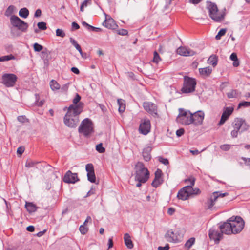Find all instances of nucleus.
Masks as SVG:
<instances>
[{
	"label": "nucleus",
	"mask_w": 250,
	"mask_h": 250,
	"mask_svg": "<svg viewBox=\"0 0 250 250\" xmlns=\"http://www.w3.org/2000/svg\"><path fill=\"white\" fill-rule=\"evenodd\" d=\"M10 22L13 26L18 28L19 30L23 32H26L28 27V25L27 23L15 15L11 16L10 17Z\"/></svg>",
	"instance_id": "nucleus-10"
},
{
	"label": "nucleus",
	"mask_w": 250,
	"mask_h": 250,
	"mask_svg": "<svg viewBox=\"0 0 250 250\" xmlns=\"http://www.w3.org/2000/svg\"><path fill=\"white\" fill-rule=\"evenodd\" d=\"M69 84H70L69 83H66V84L63 85L61 87L62 91V92L67 91L68 89Z\"/></svg>",
	"instance_id": "nucleus-56"
},
{
	"label": "nucleus",
	"mask_w": 250,
	"mask_h": 250,
	"mask_svg": "<svg viewBox=\"0 0 250 250\" xmlns=\"http://www.w3.org/2000/svg\"><path fill=\"white\" fill-rule=\"evenodd\" d=\"M217 57L216 55H212L208 60V63L215 67L217 64Z\"/></svg>",
	"instance_id": "nucleus-28"
},
{
	"label": "nucleus",
	"mask_w": 250,
	"mask_h": 250,
	"mask_svg": "<svg viewBox=\"0 0 250 250\" xmlns=\"http://www.w3.org/2000/svg\"><path fill=\"white\" fill-rule=\"evenodd\" d=\"M150 121L148 119H144L141 120L139 130L140 132L144 135L147 134L150 130Z\"/></svg>",
	"instance_id": "nucleus-14"
},
{
	"label": "nucleus",
	"mask_w": 250,
	"mask_h": 250,
	"mask_svg": "<svg viewBox=\"0 0 250 250\" xmlns=\"http://www.w3.org/2000/svg\"><path fill=\"white\" fill-rule=\"evenodd\" d=\"M81 100V96L77 93L75 98L73 100V103L74 104H77Z\"/></svg>",
	"instance_id": "nucleus-54"
},
{
	"label": "nucleus",
	"mask_w": 250,
	"mask_h": 250,
	"mask_svg": "<svg viewBox=\"0 0 250 250\" xmlns=\"http://www.w3.org/2000/svg\"><path fill=\"white\" fill-rule=\"evenodd\" d=\"M50 86L51 89L53 90H59L61 88L60 85L57 83V81L52 80L50 82Z\"/></svg>",
	"instance_id": "nucleus-31"
},
{
	"label": "nucleus",
	"mask_w": 250,
	"mask_h": 250,
	"mask_svg": "<svg viewBox=\"0 0 250 250\" xmlns=\"http://www.w3.org/2000/svg\"><path fill=\"white\" fill-rule=\"evenodd\" d=\"M158 159L160 162L164 164L165 165H167L169 164L168 160L167 158H164L162 157H159Z\"/></svg>",
	"instance_id": "nucleus-48"
},
{
	"label": "nucleus",
	"mask_w": 250,
	"mask_h": 250,
	"mask_svg": "<svg viewBox=\"0 0 250 250\" xmlns=\"http://www.w3.org/2000/svg\"><path fill=\"white\" fill-rule=\"evenodd\" d=\"M229 221L230 222L233 234L240 233L244 228L245 222L240 216H232L229 219Z\"/></svg>",
	"instance_id": "nucleus-7"
},
{
	"label": "nucleus",
	"mask_w": 250,
	"mask_h": 250,
	"mask_svg": "<svg viewBox=\"0 0 250 250\" xmlns=\"http://www.w3.org/2000/svg\"><path fill=\"white\" fill-rule=\"evenodd\" d=\"M169 249V246L168 244L166 245L165 247L160 246L158 247V250H168Z\"/></svg>",
	"instance_id": "nucleus-60"
},
{
	"label": "nucleus",
	"mask_w": 250,
	"mask_h": 250,
	"mask_svg": "<svg viewBox=\"0 0 250 250\" xmlns=\"http://www.w3.org/2000/svg\"><path fill=\"white\" fill-rule=\"evenodd\" d=\"M39 163V162L37 161H27L25 164V167L28 168L32 167Z\"/></svg>",
	"instance_id": "nucleus-37"
},
{
	"label": "nucleus",
	"mask_w": 250,
	"mask_h": 250,
	"mask_svg": "<svg viewBox=\"0 0 250 250\" xmlns=\"http://www.w3.org/2000/svg\"><path fill=\"white\" fill-rule=\"evenodd\" d=\"M103 24L105 27L111 29H115L118 27V25L116 23L114 20L110 17L108 18H106Z\"/></svg>",
	"instance_id": "nucleus-21"
},
{
	"label": "nucleus",
	"mask_w": 250,
	"mask_h": 250,
	"mask_svg": "<svg viewBox=\"0 0 250 250\" xmlns=\"http://www.w3.org/2000/svg\"><path fill=\"white\" fill-rule=\"evenodd\" d=\"M249 107L250 106V102L243 101L240 102L238 104V108L241 107Z\"/></svg>",
	"instance_id": "nucleus-45"
},
{
	"label": "nucleus",
	"mask_w": 250,
	"mask_h": 250,
	"mask_svg": "<svg viewBox=\"0 0 250 250\" xmlns=\"http://www.w3.org/2000/svg\"><path fill=\"white\" fill-rule=\"evenodd\" d=\"M228 193H221L219 192H214L205 202V207L208 209H211L216 202L220 198L228 195Z\"/></svg>",
	"instance_id": "nucleus-9"
},
{
	"label": "nucleus",
	"mask_w": 250,
	"mask_h": 250,
	"mask_svg": "<svg viewBox=\"0 0 250 250\" xmlns=\"http://www.w3.org/2000/svg\"><path fill=\"white\" fill-rule=\"evenodd\" d=\"M232 125L234 128L239 131L240 133L247 130L249 127L246 121L242 118H236Z\"/></svg>",
	"instance_id": "nucleus-11"
},
{
	"label": "nucleus",
	"mask_w": 250,
	"mask_h": 250,
	"mask_svg": "<svg viewBox=\"0 0 250 250\" xmlns=\"http://www.w3.org/2000/svg\"><path fill=\"white\" fill-rule=\"evenodd\" d=\"M136 172L135 179L136 181L142 182L144 183L147 181L149 178V171L144 167V164L141 162H138L135 166Z\"/></svg>",
	"instance_id": "nucleus-5"
},
{
	"label": "nucleus",
	"mask_w": 250,
	"mask_h": 250,
	"mask_svg": "<svg viewBox=\"0 0 250 250\" xmlns=\"http://www.w3.org/2000/svg\"><path fill=\"white\" fill-rule=\"evenodd\" d=\"M196 85V80L195 79L188 76H185L181 91L183 93H192L195 90Z\"/></svg>",
	"instance_id": "nucleus-8"
},
{
	"label": "nucleus",
	"mask_w": 250,
	"mask_h": 250,
	"mask_svg": "<svg viewBox=\"0 0 250 250\" xmlns=\"http://www.w3.org/2000/svg\"><path fill=\"white\" fill-rule=\"evenodd\" d=\"M71 70L76 74H79L80 73V71L77 67H73L71 68Z\"/></svg>",
	"instance_id": "nucleus-64"
},
{
	"label": "nucleus",
	"mask_w": 250,
	"mask_h": 250,
	"mask_svg": "<svg viewBox=\"0 0 250 250\" xmlns=\"http://www.w3.org/2000/svg\"><path fill=\"white\" fill-rule=\"evenodd\" d=\"M176 52L179 55L183 56H192L196 54L194 51L185 46L179 47Z\"/></svg>",
	"instance_id": "nucleus-19"
},
{
	"label": "nucleus",
	"mask_w": 250,
	"mask_h": 250,
	"mask_svg": "<svg viewBox=\"0 0 250 250\" xmlns=\"http://www.w3.org/2000/svg\"><path fill=\"white\" fill-rule=\"evenodd\" d=\"M239 131L237 130V129L234 128L233 130L231 132V136L232 138H236L238 136V133Z\"/></svg>",
	"instance_id": "nucleus-55"
},
{
	"label": "nucleus",
	"mask_w": 250,
	"mask_h": 250,
	"mask_svg": "<svg viewBox=\"0 0 250 250\" xmlns=\"http://www.w3.org/2000/svg\"><path fill=\"white\" fill-rule=\"evenodd\" d=\"M185 132V130L183 128H180L178 129L176 132V134L177 137H181L182 136Z\"/></svg>",
	"instance_id": "nucleus-51"
},
{
	"label": "nucleus",
	"mask_w": 250,
	"mask_h": 250,
	"mask_svg": "<svg viewBox=\"0 0 250 250\" xmlns=\"http://www.w3.org/2000/svg\"><path fill=\"white\" fill-rule=\"evenodd\" d=\"M117 103L119 105L118 110L119 112L123 113L124 112L125 109V101L123 99H118Z\"/></svg>",
	"instance_id": "nucleus-27"
},
{
	"label": "nucleus",
	"mask_w": 250,
	"mask_h": 250,
	"mask_svg": "<svg viewBox=\"0 0 250 250\" xmlns=\"http://www.w3.org/2000/svg\"><path fill=\"white\" fill-rule=\"evenodd\" d=\"M42 15V11L40 9L36 10L34 14V17L36 18L40 17Z\"/></svg>",
	"instance_id": "nucleus-58"
},
{
	"label": "nucleus",
	"mask_w": 250,
	"mask_h": 250,
	"mask_svg": "<svg viewBox=\"0 0 250 250\" xmlns=\"http://www.w3.org/2000/svg\"><path fill=\"white\" fill-rule=\"evenodd\" d=\"M124 239L125 244L127 248L131 249L133 248V243L131 239V237L128 233H125L124 234Z\"/></svg>",
	"instance_id": "nucleus-23"
},
{
	"label": "nucleus",
	"mask_w": 250,
	"mask_h": 250,
	"mask_svg": "<svg viewBox=\"0 0 250 250\" xmlns=\"http://www.w3.org/2000/svg\"><path fill=\"white\" fill-rule=\"evenodd\" d=\"M95 194V189L92 187L90 189V190L87 192V194L85 196H84L85 198L87 197L88 196H91V195Z\"/></svg>",
	"instance_id": "nucleus-52"
},
{
	"label": "nucleus",
	"mask_w": 250,
	"mask_h": 250,
	"mask_svg": "<svg viewBox=\"0 0 250 250\" xmlns=\"http://www.w3.org/2000/svg\"><path fill=\"white\" fill-rule=\"evenodd\" d=\"M179 115L176 118L177 123L186 125L192 123L193 119L191 118V112L190 111L179 108Z\"/></svg>",
	"instance_id": "nucleus-6"
},
{
	"label": "nucleus",
	"mask_w": 250,
	"mask_h": 250,
	"mask_svg": "<svg viewBox=\"0 0 250 250\" xmlns=\"http://www.w3.org/2000/svg\"><path fill=\"white\" fill-rule=\"evenodd\" d=\"M29 14V11L26 8H22L19 11V16L23 18H26Z\"/></svg>",
	"instance_id": "nucleus-32"
},
{
	"label": "nucleus",
	"mask_w": 250,
	"mask_h": 250,
	"mask_svg": "<svg viewBox=\"0 0 250 250\" xmlns=\"http://www.w3.org/2000/svg\"><path fill=\"white\" fill-rule=\"evenodd\" d=\"M191 185H188L186 187H188V192L189 195H199L201 193V191L199 188H193V186L194 185V179L193 178L190 179Z\"/></svg>",
	"instance_id": "nucleus-22"
},
{
	"label": "nucleus",
	"mask_w": 250,
	"mask_h": 250,
	"mask_svg": "<svg viewBox=\"0 0 250 250\" xmlns=\"http://www.w3.org/2000/svg\"><path fill=\"white\" fill-rule=\"evenodd\" d=\"M230 59L233 61V65L234 67H237L239 65V62L235 53H232L230 55Z\"/></svg>",
	"instance_id": "nucleus-30"
},
{
	"label": "nucleus",
	"mask_w": 250,
	"mask_h": 250,
	"mask_svg": "<svg viewBox=\"0 0 250 250\" xmlns=\"http://www.w3.org/2000/svg\"><path fill=\"white\" fill-rule=\"evenodd\" d=\"M56 36L63 38L65 36V34L64 31L60 29H57L56 31Z\"/></svg>",
	"instance_id": "nucleus-44"
},
{
	"label": "nucleus",
	"mask_w": 250,
	"mask_h": 250,
	"mask_svg": "<svg viewBox=\"0 0 250 250\" xmlns=\"http://www.w3.org/2000/svg\"><path fill=\"white\" fill-rule=\"evenodd\" d=\"M102 145V143H100L96 146V150L101 153H104L105 151V149L103 147Z\"/></svg>",
	"instance_id": "nucleus-39"
},
{
	"label": "nucleus",
	"mask_w": 250,
	"mask_h": 250,
	"mask_svg": "<svg viewBox=\"0 0 250 250\" xmlns=\"http://www.w3.org/2000/svg\"><path fill=\"white\" fill-rule=\"evenodd\" d=\"M17 80V77L14 74H4L2 76V82L6 87H12Z\"/></svg>",
	"instance_id": "nucleus-12"
},
{
	"label": "nucleus",
	"mask_w": 250,
	"mask_h": 250,
	"mask_svg": "<svg viewBox=\"0 0 250 250\" xmlns=\"http://www.w3.org/2000/svg\"><path fill=\"white\" fill-rule=\"evenodd\" d=\"M165 237L167 241L169 242L176 243L181 238L179 234V231L172 229L168 230L165 234Z\"/></svg>",
	"instance_id": "nucleus-13"
},
{
	"label": "nucleus",
	"mask_w": 250,
	"mask_h": 250,
	"mask_svg": "<svg viewBox=\"0 0 250 250\" xmlns=\"http://www.w3.org/2000/svg\"><path fill=\"white\" fill-rule=\"evenodd\" d=\"M233 111V107H226L221 116L220 121L218 123V125L221 126L223 124H224L225 123V122L228 120L229 116L232 114Z\"/></svg>",
	"instance_id": "nucleus-18"
},
{
	"label": "nucleus",
	"mask_w": 250,
	"mask_h": 250,
	"mask_svg": "<svg viewBox=\"0 0 250 250\" xmlns=\"http://www.w3.org/2000/svg\"><path fill=\"white\" fill-rule=\"evenodd\" d=\"M83 104L77 105H71L64 117V124L69 128H76L80 121L79 115L82 112Z\"/></svg>",
	"instance_id": "nucleus-1"
},
{
	"label": "nucleus",
	"mask_w": 250,
	"mask_h": 250,
	"mask_svg": "<svg viewBox=\"0 0 250 250\" xmlns=\"http://www.w3.org/2000/svg\"><path fill=\"white\" fill-rule=\"evenodd\" d=\"M195 239L194 237H191L189 239H188L185 244V246L189 249L191 247V246L195 243Z\"/></svg>",
	"instance_id": "nucleus-33"
},
{
	"label": "nucleus",
	"mask_w": 250,
	"mask_h": 250,
	"mask_svg": "<svg viewBox=\"0 0 250 250\" xmlns=\"http://www.w3.org/2000/svg\"><path fill=\"white\" fill-rule=\"evenodd\" d=\"M144 109L148 113L153 115H157V106L153 103L150 102H145L143 103Z\"/></svg>",
	"instance_id": "nucleus-17"
},
{
	"label": "nucleus",
	"mask_w": 250,
	"mask_h": 250,
	"mask_svg": "<svg viewBox=\"0 0 250 250\" xmlns=\"http://www.w3.org/2000/svg\"><path fill=\"white\" fill-rule=\"evenodd\" d=\"M206 8L208 10L209 17L217 22H221L224 19L226 15L225 10L219 12L217 5L209 1L206 2Z\"/></svg>",
	"instance_id": "nucleus-3"
},
{
	"label": "nucleus",
	"mask_w": 250,
	"mask_h": 250,
	"mask_svg": "<svg viewBox=\"0 0 250 250\" xmlns=\"http://www.w3.org/2000/svg\"><path fill=\"white\" fill-rule=\"evenodd\" d=\"M91 3V0H84L80 6V11L83 12V8L87 7L88 5L90 4Z\"/></svg>",
	"instance_id": "nucleus-38"
},
{
	"label": "nucleus",
	"mask_w": 250,
	"mask_h": 250,
	"mask_svg": "<svg viewBox=\"0 0 250 250\" xmlns=\"http://www.w3.org/2000/svg\"><path fill=\"white\" fill-rule=\"evenodd\" d=\"M163 181L162 179L154 178V179L151 185L154 188H157L158 186H159L163 183Z\"/></svg>",
	"instance_id": "nucleus-35"
},
{
	"label": "nucleus",
	"mask_w": 250,
	"mask_h": 250,
	"mask_svg": "<svg viewBox=\"0 0 250 250\" xmlns=\"http://www.w3.org/2000/svg\"><path fill=\"white\" fill-rule=\"evenodd\" d=\"M204 113L203 111L199 110L194 113H191V118L193 119V124L196 125H199L202 124L204 119Z\"/></svg>",
	"instance_id": "nucleus-15"
},
{
	"label": "nucleus",
	"mask_w": 250,
	"mask_h": 250,
	"mask_svg": "<svg viewBox=\"0 0 250 250\" xmlns=\"http://www.w3.org/2000/svg\"><path fill=\"white\" fill-rule=\"evenodd\" d=\"M87 178L89 181L91 183H95L96 181V176L94 171L87 173Z\"/></svg>",
	"instance_id": "nucleus-34"
},
{
	"label": "nucleus",
	"mask_w": 250,
	"mask_h": 250,
	"mask_svg": "<svg viewBox=\"0 0 250 250\" xmlns=\"http://www.w3.org/2000/svg\"><path fill=\"white\" fill-rule=\"evenodd\" d=\"M38 27L39 29L42 30H45L46 29V23L44 22H39L37 24Z\"/></svg>",
	"instance_id": "nucleus-40"
},
{
	"label": "nucleus",
	"mask_w": 250,
	"mask_h": 250,
	"mask_svg": "<svg viewBox=\"0 0 250 250\" xmlns=\"http://www.w3.org/2000/svg\"><path fill=\"white\" fill-rule=\"evenodd\" d=\"M24 151V147L22 146L19 147L17 149V153L21 155Z\"/></svg>",
	"instance_id": "nucleus-59"
},
{
	"label": "nucleus",
	"mask_w": 250,
	"mask_h": 250,
	"mask_svg": "<svg viewBox=\"0 0 250 250\" xmlns=\"http://www.w3.org/2000/svg\"><path fill=\"white\" fill-rule=\"evenodd\" d=\"M188 188L185 186L178 191L177 197L179 199L186 200L189 198L190 195L188 192Z\"/></svg>",
	"instance_id": "nucleus-20"
},
{
	"label": "nucleus",
	"mask_w": 250,
	"mask_h": 250,
	"mask_svg": "<svg viewBox=\"0 0 250 250\" xmlns=\"http://www.w3.org/2000/svg\"><path fill=\"white\" fill-rule=\"evenodd\" d=\"M161 60V59L157 53L156 51H155L154 52V57L153 59V62L156 63H158Z\"/></svg>",
	"instance_id": "nucleus-36"
},
{
	"label": "nucleus",
	"mask_w": 250,
	"mask_h": 250,
	"mask_svg": "<svg viewBox=\"0 0 250 250\" xmlns=\"http://www.w3.org/2000/svg\"><path fill=\"white\" fill-rule=\"evenodd\" d=\"M78 132L86 138H89L94 132L93 124L92 121L88 118L84 119L81 123Z\"/></svg>",
	"instance_id": "nucleus-4"
},
{
	"label": "nucleus",
	"mask_w": 250,
	"mask_h": 250,
	"mask_svg": "<svg viewBox=\"0 0 250 250\" xmlns=\"http://www.w3.org/2000/svg\"><path fill=\"white\" fill-rule=\"evenodd\" d=\"M117 34L120 35H126L128 31L126 29H121L117 31Z\"/></svg>",
	"instance_id": "nucleus-49"
},
{
	"label": "nucleus",
	"mask_w": 250,
	"mask_h": 250,
	"mask_svg": "<svg viewBox=\"0 0 250 250\" xmlns=\"http://www.w3.org/2000/svg\"><path fill=\"white\" fill-rule=\"evenodd\" d=\"M84 226V225H82L79 227V230L82 234H85L88 231V228Z\"/></svg>",
	"instance_id": "nucleus-43"
},
{
	"label": "nucleus",
	"mask_w": 250,
	"mask_h": 250,
	"mask_svg": "<svg viewBox=\"0 0 250 250\" xmlns=\"http://www.w3.org/2000/svg\"><path fill=\"white\" fill-rule=\"evenodd\" d=\"M72 28L73 29H78L80 28V26L79 25V24L78 23H77L76 22H73L72 23Z\"/></svg>",
	"instance_id": "nucleus-63"
},
{
	"label": "nucleus",
	"mask_w": 250,
	"mask_h": 250,
	"mask_svg": "<svg viewBox=\"0 0 250 250\" xmlns=\"http://www.w3.org/2000/svg\"><path fill=\"white\" fill-rule=\"evenodd\" d=\"M162 174V172L161 170H160V169H157L155 172V178L162 179L161 177Z\"/></svg>",
	"instance_id": "nucleus-46"
},
{
	"label": "nucleus",
	"mask_w": 250,
	"mask_h": 250,
	"mask_svg": "<svg viewBox=\"0 0 250 250\" xmlns=\"http://www.w3.org/2000/svg\"><path fill=\"white\" fill-rule=\"evenodd\" d=\"M220 147L222 150L228 151L230 149V145L228 144H224L221 145Z\"/></svg>",
	"instance_id": "nucleus-50"
},
{
	"label": "nucleus",
	"mask_w": 250,
	"mask_h": 250,
	"mask_svg": "<svg viewBox=\"0 0 250 250\" xmlns=\"http://www.w3.org/2000/svg\"><path fill=\"white\" fill-rule=\"evenodd\" d=\"M151 148L150 147L145 148L142 152V155L146 161H149L151 159L150 152Z\"/></svg>",
	"instance_id": "nucleus-24"
},
{
	"label": "nucleus",
	"mask_w": 250,
	"mask_h": 250,
	"mask_svg": "<svg viewBox=\"0 0 250 250\" xmlns=\"http://www.w3.org/2000/svg\"><path fill=\"white\" fill-rule=\"evenodd\" d=\"M242 159L245 162L246 165L250 166V158L242 157Z\"/></svg>",
	"instance_id": "nucleus-62"
},
{
	"label": "nucleus",
	"mask_w": 250,
	"mask_h": 250,
	"mask_svg": "<svg viewBox=\"0 0 250 250\" xmlns=\"http://www.w3.org/2000/svg\"><path fill=\"white\" fill-rule=\"evenodd\" d=\"M70 42L71 43V44L75 46V47L76 48L77 46H79L80 45L77 43V41L75 40L72 37H70Z\"/></svg>",
	"instance_id": "nucleus-53"
},
{
	"label": "nucleus",
	"mask_w": 250,
	"mask_h": 250,
	"mask_svg": "<svg viewBox=\"0 0 250 250\" xmlns=\"http://www.w3.org/2000/svg\"><path fill=\"white\" fill-rule=\"evenodd\" d=\"M199 71L202 76L208 77L210 75L212 72V69L209 67H207L202 68H199Z\"/></svg>",
	"instance_id": "nucleus-25"
},
{
	"label": "nucleus",
	"mask_w": 250,
	"mask_h": 250,
	"mask_svg": "<svg viewBox=\"0 0 250 250\" xmlns=\"http://www.w3.org/2000/svg\"><path fill=\"white\" fill-rule=\"evenodd\" d=\"M3 61H7L11 60H14L15 59V57L14 56H13L12 54L6 55V56H3Z\"/></svg>",
	"instance_id": "nucleus-47"
},
{
	"label": "nucleus",
	"mask_w": 250,
	"mask_h": 250,
	"mask_svg": "<svg viewBox=\"0 0 250 250\" xmlns=\"http://www.w3.org/2000/svg\"><path fill=\"white\" fill-rule=\"evenodd\" d=\"M85 169L87 173H91L92 172L94 171L93 165L91 163H89L86 165Z\"/></svg>",
	"instance_id": "nucleus-41"
},
{
	"label": "nucleus",
	"mask_w": 250,
	"mask_h": 250,
	"mask_svg": "<svg viewBox=\"0 0 250 250\" xmlns=\"http://www.w3.org/2000/svg\"><path fill=\"white\" fill-rule=\"evenodd\" d=\"M230 222L229 221L228 219L226 222H224L219 225L220 232L214 229L209 230V236L211 239H213L215 241H219L223 238V233L227 235L233 234Z\"/></svg>",
	"instance_id": "nucleus-2"
},
{
	"label": "nucleus",
	"mask_w": 250,
	"mask_h": 250,
	"mask_svg": "<svg viewBox=\"0 0 250 250\" xmlns=\"http://www.w3.org/2000/svg\"><path fill=\"white\" fill-rule=\"evenodd\" d=\"M76 49L79 52V53H80L81 56L83 58H85L86 57V54L85 53H83V52L80 45H79V46H77V47Z\"/></svg>",
	"instance_id": "nucleus-57"
},
{
	"label": "nucleus",
	"mask_w": 250,
	"mask_h": 250,
	"mask_svg": "<svg viewBox=\"0 0 250 250\" xmlns=\"http://www.w3.org/2000/svg\"><path fill=\"white\" fill-rule=\"evenodd\" d=\"M79 180L77 174L73 173L70 170L66 172L63 177V181L66 183L74 184Z\"/></svg>",
	"instance_id": "nucleus-16"
},
{
	"label": "nucleus",
	"mask_w": 250,
	"mask_h": 250,
	"mask_svg": "<svg viewBox=\"0 0 250 250\" xmlns=\"http://www.w3.org/2000/svg\"><path fill=\"white\" fill-rule=\"evenodd\" d=\"M227 97L230 98H237L240 96L241 92L236 89H232L227 93Z\"/></svg>",
	"instance_id": "nucleus-26"
},
{
	"label": "nucleus",
	"mask_w": 250,
	"mask_h": 250,
	"mask_svg": "<svg viewBox=\"0 0 250 250\" xmlns=\"http://www.w3.org/2000/svg\"><path fill=\"white\" fill-rule=\"evenodd\" d=\"M25 208L29 212H33L36 211V207L32 203L26 202Z\"/></svg>",
	"instance_id": "nucleus-29"
},
{
	"label": "nucleus",
	"mask_w": 250,
	"mask_h": 250,
	"mask_svg": "<svg viewBox=\"0 0 250 250\" xmlns=\"http://www.w3.org/2000/svg\"><path fill=\"white\" fill-rule=\"evenodd\" d=\"M175 212V209L174 208H168L167 213L169 215H172Z\"/></svg>",
	"instance_id": "nucleus-61"
},
{
	"label": "nucleus",
	"mask_w": 250,
	"mask_h": 250,
	"mask_svg": "<svg viewBox=\"0 0 250 250\" xmlns=\"http://www.w3.org/2000/svg\"><path fill=\"white\" fill-rule=\"evenodd\" d=\"M33 47L35 51L36 52H40L43 49L42 46L38 43H34Z\"/></svg>",
	"instance_id": "nucleus-42"
}]
</instances>
